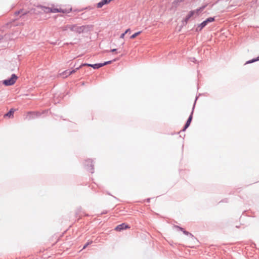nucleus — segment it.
I'll use <instances>...</instances> for the list:
<instances>
[{
    "label": "nucleus",
    "mask_w": 259,
    "mask_h": 259,
    "mask_svg": "<svg viewBox=\"0 0 259 259\" xmlns=\"http://www.w3.org/2000/svg\"><path fill=\"white\" fill-rule=\"evenodd\" d=\"M40 8L42 9V11L45 13H69L72 8L70 6H67V7H61L59 8H49L45 7H40Z\"/></svg>",
    "instance_id": "obj_1"
},
{
    "label": "nucleus",
    "mask_w": 259,
    "mask_h": 259,
    "mask_svg": "<svg viewBox=\"0 0 259 259\" xmlns=\"http://www.w3.org/2000/svg\"><path fill=\"white\" fill-rule=\"evenodd\" d=\"M204 7H203L202 8H200L199 9L190 11L186 17L185 19V22L187 23L189 19L198 16L199 14V13L204 9Z\"/></svg>",
    "instance_id": "obj_2"
},
{
    "label": "nucleus",
    "mask_w": 259,
    "mask_h": 259,
    "mask_svg": "<svg viewBox=\"0 0 259 259\" xmlns=\"http://www.w3.org/2000/svg\"><path fill=\"white\" fill-rule=\"evenodd\" d=\"M214 21V18L212 17H209L206 20L202 22L201 24H200L197 27H196V31H201L203 27H204L205 26H206L209 23L212 22Z\"/></svg>",
    "instance_id": "obj_3"
},
{
    "label": "nucleus",
    "mask_w": 259,
    "mask_h": 259,
    "mask_svg": "<svg viewBox=\"0 0 259 259\" xmlns=\"http://www.w3.org/2000/svg\"><path fill=\"white\" fill-rule=\"evenodd\" d=\"M17 78L18 77L15 74H12L11 78L4 80L3 83L7 86L12 85L16 82Z\"/></svg>",
    "instance_id": "obj_4"
},
{
    "label": "nucleus",
    "mask_w": 259,
    "mask_h": 259,
    "mask_svg": "<svg viewBox=\"0 0 259 259\" xmlns=\"http://www.w3.org/2000/svg\"><path fill=\"white\" fill-rule=\"evenodd\" d=\"M69 28L73 31L78 33H80L83 31L84 28L83 26H77L75 25H71Z\"/></svg>",
    "instance_id": "obj_5"
},
{
    "label": "nucleus",
    "mask_w": 259,
    "mask_h": 259,
    "mask_svg": "<svg viewBox=\"0 0 259 259\" xmlns=\"http://www.w3.org/2000/svg\"><path fill=\"white\" fill-rule=\"evenodd\" d=\"M130 227L125 224V223H122L119 225H118L115 228V230L117 231H121L124 229H130Z\"/></svg>",
    "instance_id": "obj_6"
},
{
    "label": "nucleus",
    "mask_w": 259,
    "mask_h": 259,
    "mask_svg": "<svg viewBox=\"0 0 259 259\" xmlns=\"http://www.w3.org/2000/svg\"><path fill=\"white\" fill-rule=\"evenodd\" d=\"M111 62H112L111 61H109L105 62L103 63L92 64L91 67H93L94 69H98V68H99L104 65L110 64Z\"/></svg>",
    "instance_id": "obj_7"
},
{
    "label": "nucleus",
    "mask_w": 259,
    "mask_h": 259,
    "mask_svg": "<svg viewBox=\"0 0 259 259\" xmlns=\"http://www.w3.org/2000/svg\"><path fill=\"white\" fill-rule=\"evenodd\" d=\"M192 114H191V115L189 116V118H188V120H187V122H186V124H185V127H184V129H183V131L186 130V129L187 128H188V126L190 125V123H191V121H192Z\"/></svg>",
    "instance_id": "obj_8"
},
{
    "label": "nucleus",
    "mask_w": 259,
    "mask_h": 259,
    "mask_svg": "<svg viewBox=\"0 0 259 259\" xmlns=\"http://www.w3.org/2000/svg\"><path fill=\"white\" fill-rule=\"evenodd\" d=\"M85 165L89 166V168L91 167V169H93V164H92V161L90 159H88V160H87L85 161Z\"/></svg>",
    "instance_id": "obj_9"
},
{
    "label": "nucleus",
    "mask_w": 259,
    "mask_h": 259,
    "mask_svg": "<svg viewBox=\"0 0 259 259\" xmlns=\"http://www.w3.org/2000/svg\"><path fill=\"white\" fill-rule=\"evenodd\" d=\"M110 1H102L97 4V7L98 8H101L103 5H107L109 3Z\"/></svg>",
    "instance_id": "obj_10"
},
{
    "label": "nucleus",
    "mask_w": 259,
    "mask_h": 259,
    "mask_svg": "<svg viewBox=\"0 0 259 259\" xmlns=\"http://www.w3.org/2000/svg\"><path fill=\"white\" fill-rule=\"evenodd\" d=\"M14 110L11 109L9 112L5 115V116H8L9 117H13L14 115Z\"/></svg>",
    "instance_id": "obj_11"
},
{
    "label": "nucleus",
    "mask_w": 259,
    "mask_h": 259,
    "mask_svg": "<svg viewBox=\"0 0 259 259\" xmlns=\"http://www.w3.org/2000/svg\"><path fill=\"white\" fill-rule=\"evenodd\" d=\"M27 14V11H25V12H23L22 10H20V11H19L18 12H16L15 13V15H17L18 14H21V15H26Z\"/></svg>",
    "instance_id": "obj_12"
},
{
    "label": "nucleus",
    "mask_w": 259,
    "mask_h": 259,
    "mask_svg": "<svg viewBox=\"0 0 259 259\" xmlns=\"http://www.w3.org/2000/svg\"><path fill=\"white\" fill-rule=\"evenodd\" d=\"M68 73H69V72L67 70H65V71H63L62 73H60V76H61L63 77H66L69 75H68Z\"/></svg>",
    "instance_id": "obj_13"
},
{
    "label": "nucleus",
    "mask_w": 259,
    "mask_h": 259,
    "mask_svg": "<svg viewBox=\"0 0 259 259\" xmlns=\"http://www.w3.org/2000/svg\"><path fill=\"white\" fill-rule=\"evenodd\" d=\"M141 33V31H139V32H137L134 33L131 36V37H130L131 39L135 38L136 37H137L138 35H139Z\"/></svg>",
    "instance_id": "obj_14"
},
{
    "label": "nucleus",
    "mask_w": 259,
    "mask_h": 259,
    "mask_svg": "<svg viewBox=\"0 0 259 259\" xmlns=\"http://www.w3.org/2000/svg\"><path fill=\"white\" fill-rule=\"evenodd\" d=\"M80 68V67L79 66V67H77V68L72 70V71H69V73H68V75H71V74H72L73 73H74L75 72H76L77 71V70H78Z\"/></svg>",
    "instance_id": "obj_15"
},
{
    "label": "nucleus",
    "mask_w": 259,
    "mask_h": 259,
    "mask_svg": "<svg viewBox=\"0 0 259 259\" xmlns=\"http://www.w3.org/2000/svg\"><path fill=\"white\" fill-rule=\"evenodd\" d=\"M259 60V57H257L256 59H252L251 60H249V61H248L246 62V64H249V63H253L255 61H258Z\"/></svg>",
    "instance_id": "obj_16"
},
{
    "label": "nucleus",
    "mask_w": 259,
    "mask_h": 259,
    "mask_svg": "<svg viewBox=\"0 0 259 259\" xmlns=\"http://www.w3.org/2000/svg\"><path fill=\"white\" fill-rule=\"evenodd\" d=\"M178 228H179L181 230H182L185 234H186V235H189H189H192V234H190V233H189L188 232H187V231H185V230H184L183 228H180V227H178Z\"/></svg>",
    "instance_id": "obj_17"
},
{
    "label": "nucleus",
    "mask_w": 259,
    "mask_h": 259,
    "mask_svg": "<svg viewBox=\"0 0 259 259\" xmlns=\"http://www.w3.org/2000/svg\"><path fill=\"white\" fill-rule=\"evenodd\" d=\"M92 241H88L83 246V249H85L89 245L91 244L92 243Z\"/></svg>",
    "instance_id": "obj_18"
},
{
    "label": "nucleus",
    "mask_w": 259,
    "mask_h": 259,
    "mask_svg": "<svg viewBox=\"0 0 259 259\" xmlns=\"http://www.w3.org/2000/svg\"><path fill=\"white\" fill-rule=\"evenodd\" d=\"M91 65L92 64H87V63H84V64H81L80 66V67L81 68L82 66H90V67H91Z\"/></svg>",
    "instance_id": "obj_19"
},
{
    "label": "nucleus",
    "mask_w": 259,
    "mask_h": 259,
    "mask_svg": "<svg viewBox=\"0 0 259 259\" xmlns=\"http://www.w3.org/2000/svg\"><path fill=\"white\" fill-rule=\"evenodd\" d=\"M125 34V33H123L121 34V35H120V38H123L124 37Z\"/></svg>",
    "instance_id": "obj_20"
},
{
    "label": "nucleus",
    "mask_w": 259,
    "mask_h": 259,
    "mask_svg": "<svg viewBox=\"0 0 259 259\" xmlns=\"http://www.w3.org/2000/svg\"><path fill=\"white\" fill-rule=\"evenodd\" d=\"M130 29H127L125 31V32H124V33L126 34V33H128V32H130Z\"/></svg>",
    "instance_id": "obj_21"
},
{
    "label": "nucleus",
    "mask_w": 259,
    "mask_h": 259,
    "mask_svg": "<svg viewBox=\"0 0 259 259\" xmlns=\"http://www.w3.org/2000/svg\"><path fill=\"white\" fill-rule=\"evenodd\" d=\"M116 51V49H113L112 50H111V52H114Z\"/></svg>",
    "instance_id": "obj_22"
}]
</instances>
